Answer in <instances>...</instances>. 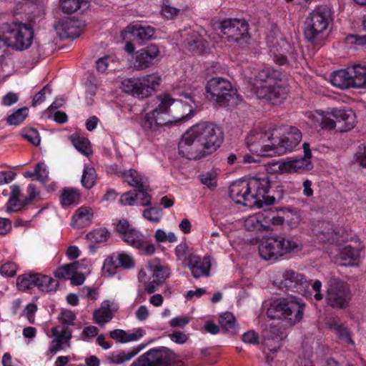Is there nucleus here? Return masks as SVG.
<instances>
[{"label": "nucleus", "mask_w": 366, "mask_h": 366, "mask_svg": "<svg viewBox=\"0 0 366 366\" xmlns=\"http://www.w3.org/2000/svg\"><path fill=\"white\" fill-rule=\"evenodd\" d=\"M116 256L119 267L124 269H131L134 266V260L130 255L125 253H120Z\"/></svg>", "instance_id": "59"}, {"label": "nucleus", "mask_w": 366, "mask_h": 366, "mask_svg": "<svg viewBox=\"0 0 366 366\" xmlns=\"http://www.w3.org/2000/svg\"><path fill=\"white\" fill-rule=\"evenodd\" d=\"M245 227L247 230H260L263 224L259 216H251L245 221Z\"/></svg>", "instance_id": "58"}, {"label": "nucleus", "mask_w": 366, "mask_h": 366, "mask_svg": "<svg viewBox=\"0 0 366 366\" xmlns=\"http://www.w3.org/2000/svg\"><path fill=\"white\" fill-rule=\"evenodd\" d=\"M79 268V262L76 261L59 267L54 271V274L56 277L66 279L69 276H72Z\"/></svg>", "instance_id": "37"}, {"label": "nucleus", "mask_w": 366, "mask_h": 366, "mask_svg": "<svg viewBox=\"0 0 366 366\" xmlns=\"http://www.w3.org/2000/svg\"><path fill=\"white\" fill-rule=\"evenodd\" d=\"M34 36L33 27L21 22L6 24L3 31V40L6 46L19 51L29 49Z\"/></svg>", "instance_id": "6"}, {"label": "nucleus", "mask_w": 366, "mask_h": 366, "mask_svg": "<svg viewBox=\"0 0 366 366\" xmlns=\"http://www.w3.org/2000/svg\"><path fill=\"white\" fill-rule=\"evenodd\" d=\"M16 265L14 262H6L0 267V273L6 277H14L16 272Z\"/></svg>", "instance_id": "64"}, {"label": "nucleus", "mask_w": 366, "mask_h": 366, "mask_svg": "<svg viewBox=\"0 0 366 366\" xmlns=\"http://www.w3.org/2000/svg\"><path fill=\"white\" fill-rule=\"evenodd\" d=\"M21 135L24 139L31 143L34 146L40 144L41 138L37 129L33 127L24 128L21 132Z\"/></svg>", "instance_id": "43"}, {"label": "nucleus", "mask_w": 366, "mask_h": 366, "mask_svg": "<svg viewBox=\"0 0 366 366\" xmlns=\"http://www.w3.org/2000/svg\"><path fill=\"white\" fill-rule=\"evenodd\" d=\"M219 324L224 333L234 335L237 332V325L232 313L226 312L219 315Z\"/></svg>", "instance_id": "29"}, {"label": "nucleus", "mask_w": 366, "mask_h": 366, "mask_svg": "<svg viewBox=\"0 0 366 366\" xmlns=\"http://www.w3.org/2000/svg\"><path fill=\"white\" fill-rule=\"evenodd\" d=\"M282 187L274 189L268 175L250 177L233 182L229 187V197L238 204L262 208L272 205L283 197Z\"/></svg>", "instance_id": "1"}, {"label": "nucleus", "mask_w": 366, "mask_h": 366, "mask_svg": "<svg viewBox=\"0 0 366 366\" xmlns=\"http://www.w3.org/2000/svg\"><path fill=\"white\" fill-rule=\"evenodd\" d=\"M97 173L93 167L85 166L81 179L82 186L86 189L92 188L96 182Z\"/></svg>", "instance_id": "36"}, {"label": "nucleus", "mask_w": 366, "mask_h": 366, "mask_svg": "<svg viewBox=\"0 0 366 366\" xmlns=\"http://www.w3.org/2000/svg\"><path fill=\"white\" fill-rule=\"evenodd\" d=\"M329 114L336 119L337 132H347L356 126L357 117L350 109L330 108Z\"/></svg>", "instance_id": "18"}, {"label": "nucleus", "mask_w": 366, "mask_h": 366, "mask_svg": "<svg viewBox=\"0 0 366 366\" xmlns=\"http://www.w3.org/2000/svg\"><path fill=\"white\" fill-rule=\"evenodd\" d=\"M302 137L301 131L295 127H286L280 137L274 134L272 157L283 155L293 151L300 143Z\"/></svg>", "instance_id": "16"}, {"label": "nucleus", "mask_w": 366, "mask_h": 366, "mask_svg": "<svg viewBox=\"0 0 366 366\" xmlns=\"http://www.w3.org/2000/svg\"><path fill=\"white\" fill-rule=\"evenodd\" d=\"M28 116V109L23 107L17 109L7 118V122L9 125H18L24 122Z\"/></svg>", "instance_id": "46"}, {"label": "nucleus", "mask_w": 366, "mask_h": 366, "mask_svg": "<svg viewBox=\"0 0 366 366\" xmlns=\"http://www.w3.org/2000/svg\"><path fill=\"white\" fill-rule=\"evenodd\" d=\"M330 109L328 111L323 112L322 114V119L320 122V126L323 129L326 130H337V122L332 119V116L329 114Z\"/></svg>", "instance_id": "52"}, {"label": "nucleus", "mask_w": 366, "mask_h": 366, "mask_svg": "<svg viewBox=\"0 0 366 366\" xmlns=\"http://www.w3.org/2000/svg\"><path fill=\"white\" fill-rule=\"evenodd\" d=\"M59 286V282L50 276L35 272V287L43 292H55Z\"/></svg>", "instance_id": "28"}, {"label": "nucleus", "mask_w": 366, "mask_h": 366, "mask_svg": "<svg viewBox=\"0 0 366 366\" xmlns=\"http://www.w3.org/2000/svg\"><path fill=\"white\" fill-rule=\"evenodd\" d=\"M333 329L337 333L339 338L345 341L347 343L353 345L354 341L351 337V334L349 329L342 324H335Z\"/></svg>", "instance_id": "51"}, {"label": "nucleus", "mask_w": 366, "mask_h": 366, "mask_svg": "<svg viewBox=\"0 0 366 366\" xmlns=\"http://www.w3.org/2000/svg\"><path fill=\"white\" fill-rule=\"evenodd\" d=\"M222 41L230 45L243 46L248 43V24L245 20L227 19L220 23Z\"/></svg>", "instance_id": "10"}, {"label": "nucleus", "mask_w": 366, "mask_h": 366, "mask_svg": "<svg viewBox=\"0 0 366 366\" xmlns=\"http://www.w3.org/2000/svg\"><path fill=\"white\" fill-rule=\"evenodd\" d=\"M174 100L168 94H160L152 100L155 107L145 114L142 122L144 130L156 131L172 121L169 119V110Z\"/></svg>", "instance_id": "7"}, {"label": "nucleus", "mask_w": 366, "mask_h": 366, "mask_svg": "<svg viewBox=\"0 0 366 366\" xmlns=\"http://www.w3.org/2000/svg\"><path fill=\"white\" fill-rule=\"evenodd\" d=\"M205 89L207 99L221 106L227 105V102L237 96V91L231 83L220 77L211 79Z\"/></svg>", "instance_id": "13"}, {"label": "nucleus", "mask_w": 366, "mask_h": 366, "mask_svg": "<svg viewBox=\"0 0 366 366\" xmlns=\"http://www.w3.org/2000/svg\"><path fill=\"white\" fill-rule=\"evenodd\" d=\"M69 139L76 149L81 154L85 156H89L91 154L89 141L87 138L74 134L69 137Z\"/></svg>", "instance_id": "32"}, {"label": "nucleus", "mask_w": 366, "mask_h": 366, "mask_svg": "<svg viewBox=\"0 0 366 366\" xmlns=\"http://www.w3.org/2000/svg\"><path fill=\"white\" fill-rule=\"evenodd\" d=\"M27 204H24V199L20 198L9 197L6 204V211L8 212H16L21 210Z\"/></svg>", "instance_id": "55"}, {"label": "nucleus", "mask_w": 366, "mask_h": 366, "mask_svg": "<svg viewBox=\"0 0 366 366\" xmlns=\"http://www.w3.org/2000/svg\"><path fill=\"white\" fill-rule=\"evenodd\" d=\"M36 179L41 182H45L49 177V171L46 165L44 162H38L34 169Z\"/></svg>", "instance_id": "53"}, {"label": "nucleus", "mask_w": 366, "mask_h": 366, "mask_svg": "<svg viewBox=\"0 0 366 366\" xmlns=\"http://www.w3.org/2000/svg\"><path fill=\"white\" fill-rule=\"evenodd\" d=\"M331 21V12L328 9L317 7L312 10L305 21V39L315 46L320 45Z\"/></svg>", "instance_id": "5"}, {"label": "nucleus", "mask_w": 366, "mask_h": 366, "mask_svg": "<svg viewBox=\"0 0 366 366\" xmlns=\"http://www.w3.org/2000/svg\"><path fill=\"white\" fill-rule=\"evenodd\" d=\"M135 194L134 191H129L123 193L119 199V203L123 206H132L135 204Z\"/></svg>", "instance_id": "63"}, {"label": "nucleus", "mask_w": 366, "mask_h": 366, "mask_svg": "<svg viewBox=\"0 0 366 366\" xmlns=\"http://www.w3.org/2000/svg\"><path fill=\"white\" fill-rule=\"evenodd\" d=\"M283 73L272 67H266L256 75L252 91L259 99H265L272 104L282 103L287 98L288 89L281 84Z\"/></svg>", "instance_id": "3"}, {"label": "nucleus", "mask_w": 366, "mask_h": 366, "mask_svg": "<svg viewBox=\"0 0 366 366\" xmlns=\"http://www.w3.org/2000/svg\"><path fill=\"white\" fill-rule=\"evenodd\" d=\"M55 30L61 39H76L81 33V22L77 19H66L58 22Z\"/></svg>", "instance_id": "19"}, {"label": "nucleus", "mask_w": 366, "mask_h": 366, "mask_svg": "<svg viewBox=\"0 0 366 366\" xmlns=\"http://www.w3.org/2000/svg\"><path fill=\"white\" fill-rule=\"evenodd\" d=\"M190 322V318L188 316H177L171 319L169 321V325L172 327L183 328L187 325Z\"/></svg>", "instance_id": "62"}, {"label": "nucleus", "mask_w": 366, "mask_h": 366, "mask_svg": "<svg viewBox=\"0 0 366 366\" xmlns=\"http://www.w3.org/2000/svg\"><path fill=\"white\" fill-rule=\"evenodd\" d=\"M148 269L152 274L153 280L160 283H162L169 274V269L162 265L149 264Z\"/></svg>", "instance_id": "39"}, {"label": "nucleus", "mask_w": 366, "mask_h": 366, "mask_svg": "<svg viewBox=\"0 0 366 366\" xmlns=\"http://www.w3.org/2000/svg\"><path fill=\"white\" fill-rule=\"evenodd\" d=\"M297 246L292 239L282 236L269 237L259 246V254L264 260L275 262L284 254L294 251Z\"/></svg>", "instance_id": "9"}, {"label": "nucleus", "mask_w": 366, "mask_h": 366, "mask_svg": "<svg viewBox=\"0 0 366 366\" xmlns=\"http://www.w3.org/2000/svg\"><path fill=\"white\" fill-rule=\"evenodd\" d=\"M119 267L116 255H112L104 260L102 267V273L104 276L112 277L117 272Z\"/></svg>", "instance_id": "41"}, {"label": "nucleus", "mask_w": 366, "mask_h": 366, "mask_svg": "<svg viewBox=\"0 0 366 366\" xmlns=\"http://www.w3.org/2000/svg\"><path fill=\"white\" fill-rule=\"evenodd\" d=\"M142 215L150 222H159L162 216V209L159 207H152L144 209Z\"/></svg>", "instance_id": "50"}, {"label": "nucleus", "mask_w": 366, "mask_h": 366, "mask_svg": "<svg viewBox=\"0 0 366 366\" xmlns=\"http://www.w3.org/2000/svg\"><path fill=\"white\" fill-rule=\"evenodd\" d=\"M189 268L192 277L199 279L202 277H209L211 269V262L209 257H204L202 259L198 255L192 256L189 261L185 265Z\"/></svg>", "instance_id": "21"}, {"label": "nucleus", "mask_w": 366, "mask_h": 366, "mask_svg": "<svg viewBox=\"0 0 366 366\" xmlns=\"http://www.w3.org/2000/svg\"><path fill=\"white\" fill-rule=\"evenodd\" d=\"M355 88H366V65L353 64Z\"/></svg>", "instance_id": "38"}, {"label": "nucleus", "mask_w": 366, "mask_h": 366, "mask_svg": "<svg viewBox=\"0 0 366 366\" xmlns=\"http://www.w3.org/2000/svg\"><path fill=\"white\" fill-rule=\"evenodd\" d=\"M80 194L76 189L64 188L61 195V204L62 206H69L78 203Z\"/></svg>", "instance_id": "35"}, {"label": "nucleus", "mask_w": 366, "mask_h": 366, "mask_svg": "<svg viewBox=\"0 0 366 366\" xmlns=\"http://www.w3.org/2000/svg\"><path fill=\"white\" fill-rule=\"evenodd\" d=\"M302 146L304 149V157L299 159H292L286 162L285 166L290 172L300 173L305 170H310L312 168V164L310 161L312 152L310 144L304 142Z\"/></svg>", "instance_id": "22"}, {"label": "nucleus", "mask_w": 366, "mask_h": 366, "mask_svg": "<svg viewBox=\"0 0 366 366\" xmlns=\"http://www.w3.org/2000/svg\"><path fill=\"white\" fill-rule=\"evenodd\" d=\"M305 308V304L297 297L279 298L270 303L267 315L270 319L282 320L295 325L302 320Z\"/></svg>", "instance_id": "4"}, {"label": "nucleus", "mask_w": 366, "mask_h": 366, "mask_svg": "<svg viewBox=\"0 0 366 366\" xmlns=\"http://www.w3.org/2000/svg\"><path fill=\"white\" fill-rule=\"evenodd\" d=\"M153 340H151L147 344H142L133 347L128 350H119L113 352L109 356L107 357V360L109 364L122 365L124 362L131 360L139 352H140L148 344L152 342Z\"/></svg>", "instance_id": "23"}, {"label": "nucleus", "mask_w": 366, "mask_h": 366, "mask_svg": "<svg viewBox=\"0 0 366 366\" xmlns=\"http://www.w3.org/2000/svg\"><path fill=\"white\" fill-rule=\"evenodd\" d=\"M123 241L129 246L141 249L144 247L146 238L142 232L134 228Z\"/></svg>", "instance_id": "31"}, {"label": "nucleus", "mask_w": 366, "mask_h": 366, "mask_svg": "<svg viewBox=\"0 0 366 366\" xmlns=\"http://www.w3.org/2000/svg\"><path fill=\"white\" fill-rule=\"evenodd\" d=\"M182 96L184 97V99H181L178 102L181 104L182 107L184 108V113L180 117H177L174 120L175 122H180L190 119L194 116L195 109L198 107V102L197 101L195 96L188 93H183L182 94Z\"/></svg>", "instance_id": "27"}, {"label": "nucleus", "mask_w": 366, "mask_h": 366, "mask_svg": "<svg viewBox=\"0 0 366 366\" xmlns=\"http://www.w3.org/2000/svg\"><path fill=\"white\" fill-rule=\"evenodd\" d=\"M175 254L177 259L182 262L186 260L189 262L190 257L196 255L192 252V249L185 243H181L176 247Z\"/></svg>", "instance_id": "47"}, {"label": "nucleus", "mask_w": 366, "mask_h": 366, "mask_svg": "<svg viewBox=\"0 0 366 366\" xmlns=\"http://www.w3.org/2000/svg\"><path fill=\"white\" fill-rule=\"evenodd\" d=\"M185 44L190 51L199 54L204 53L209 46L207 41L196 31L188 33Z\"/></svg>", "instance_id": "26"}, {"label": "nucleus", "mask_w": 366, "mask_h": 366, "mask_svg": "<svg viewBox=\"0 0 366 366\" xmlns=\"http://www.w3.org/2000/svg\"><path fill=\"white\" fill-rule=\"evenodd\" d=\"M330 82L332 85L341 89L355 88L352 65L345 69L332 72L330 76Z\"/></svg>", "instance_id": "20"}, {"label": "nucleus", "mask_w": 366, "mask_h": 366, "mask_svg": "<svg viewBox=\"0 0 366 366\" xmlns=\"http://www.w3.org/2000/svg\"><path fill=\"white\" fill-rule=\"evenodd\" d=\"M51 87L49 84L44 86L39 92H37L33 98L32 106L36 107L38 104H41L46 99L47 94H51Z\"/></svg>", "instance_id": "54"}, {"label": "nucleus", "mask_w": 366, "mask_h": 366, "mask_svg": "<svg viewBox=\"0 0 366 366\" xmlns=\"http://www.w3.org/2000/svg\"><path fill=\"white\" fill-rule=\"evenodd\" d=\"M283 47L286 51L287 59L290 58L291 61H298L302 59V51L300 46H295L288 42H285Z\"/></svg>", "instance_id": "45"}, {"label": "nucleus", "mask_w": 366, "mask_h": 366, "mask_svg": "<svg viewBox=\"0 0 366 366\" xmlns=\"http://www.w3.org/2000/svg\"><path fill=\"white\" fill-rule=\"evenodd\" d=\"M135 194V201L137 202V204L143 207L151 205V199L152 197L147 192L145 185L143 184L142 188H137L134 190Z\"/></svg>", "instance_id": "48"}, {"label": "nucleus", "mask_w": 366, "mask_h": 366, "mask_svg": "<svg viewBox=\"0 0 366 366\" xmlns=\"http://www.w3.org/2000/svg\"><path fill=\"white\" fill-rule=\"evenodd\" d=\"M123 180L129 185L137 189L142 188L143 184H145L147 179L137 170L129 169L125 171Z\"/></svg>", "instance_id": "30"}, {"label": "nucleus", "mask_w": 366, "mask_h": 366, "mask_svg": "<svg viewBox=\"0 0 366 366\" xmlns=\"http://www.w3.org/2000/svg\"><path fill=\"white\" fill-rule=\"evenodd\" d=\"M350 285L342 280L331 278L328 282L326 303L334 309L344 310L349 307L352 300Z\"/></svg>", "instance_id": "11"}, {"label": "nucleus", "mask_w": 366, "mask_h": 366, "mask_svg": "<svg viewBox=\"0 0 366 366\" xmlns=\"http://www.w3.org/2000/svg\"><path fill=\"white\" fill-rule=\"evenodd\" d=\"M275 129L264 130H254L246 137V144L249 150L260 156H270L272 152Z\"/></svg>", "instance_id": "14"}, {"label": "nucleus", "mask_w": 366, "mask_h": 366, "mask_svg": "<svg viewBox=\"0 0 366 366\" xmlns=\"http://www.w3.org/2000/svg\"><path fill=\"white\" fill-rule=\"evenodd\" d=\"M133 227L126 219H121L117 221L115 226V231L119 237L124 240V238L133 230Z\"/></svg>", "instance_id": "44"}, {"label": "nucleus", "mask_w": 366, "mask_h": 366, "mask_svg": "<svg viewBox=\"0 0 366 366\" xmlns=\"http://www.w3.org/2000/svg\"><path fill=\"white\" fill-rule=\"evenodd\" d=\"M17 287L21 291H28L35 287V272H27L17 278Z\"/></svg>", "instance_id": "34"}, {"label": "nucleus", "mask_w": 366, "mask_h": 366, "mask_svg": "<svg viewBox=\"0 0 366 366\" xmlns=\"http://www.w3.org/2000/svg\"><path fill=\"white\" fill-rule=\"evenodd\" d=\"M360 257V249L346 245L340 248L337 261L342 266H355L358 264Z\"/></svg>", "instance_id": "25"}, {"label": "nucleus", "mask_w": 366, "mask_h": 366, "mask_svg": "<svg viewBox=\"0 0 366 366\" xmlns=\"http://www.w3.org/2000/svg\"><path fill=\"white\" fill-rule=\"evenodd\" d=\"M86 0H59L60 8L63 13L71 14L77 11L82 6H86Z\"/></svg>", "instance_id": "33"}, {"label": "nucleus", "mask_w": 366, "mask_h": 366, "mask_svg": "<svg viewBox=\"0 0 366 366\" xmlns=\"http://www.w3.org/2000/svg\"><path fill=\"white\" fill-rule=\"evenodd\" d=\"M59 327L51 328L52 336L54 339L51 341V345L48 350V352L56 354L58 351L62 350L65 346V340L59 335Z\"/></svg>", "instance_id": "40"}, {"label": "nucleus", "mask_w": 366, "mask_h": 366, "mask_svg": "<svg viewBox=\"0 0 366 366\" xmlns=\"http://www.w3.org/2000/svg\"><path fill=\"white\" fill-rule=\"evenodd\" d=\"M76 316L75 313L69 310L63 309L61 311L59 320L64 325H73Z\"/></svg>", "instance_id": "56"}, {"label": "nucleus", "mask_w": 366, "mask_h": 366, "mask_svg": "<svg viewBox=\"0 0 366 366\" xmlns=\"http://www.w3.org/2000/svg\"><path fill=\"white\" fill-rule=\"evenodd\" d=\"M125 32L131 34L132 40L141 45L152 38L154 34V29L150 26L136 23L127 26Z\"/></svg>", "instance_id": "24"}, {"label": "nucleus", "mask_w": 366, "mask_h": 366, "mask_svg": "<svg viewBox=\"0 0 366 366\" xmlns=\"http://www.w3.org/2000/svg\"><path fill=\"white\" fill-rule=\"evenodd\" d=\"M113 61L112 56L109 55H105L99 58L96 62L97 70L100 73H104L109 69V64L113 62Z\"/></svg>", "instance_id": "61"}, {"label": "nucleus", "mask_w": 366, "mask_h": 366, "mask_svg": "<svg viewBox=\"0 0 366 366\" xmlns=\"http://www.w3.org/2000/svg\"><path fill=\"white\" fill-rule=\"evenodd\" d=\"M184 11V9H179L169 5H165L162 9V13L163 16L168 19H173L183 14Z\"/></svg>", "instance_id": "57"}, {"label": "nucleus", "mask_w": 366, "mask_h": 366, "mask_svg": "<svg viewBox=\"0 0 366 366\" xmlns=\"http://www.w3.org/2000/svg\"><path fill=\"white\" fill-rule=\"evenodd\" d=\"M109 235L110 233L106 228H98L89 232L86 237L94 242L102 243L106 242Z\"/></svg>", "instance_id": "42"}, {"label": "nucleus", "mask_w": 366, "mask_h": 366, "mask_svg": "<svg viewBox=\"0 0 366 366\" xmlns=\"http://www.w3.org/2000/svg\"><path fill=\"white\" fill-rule=\"evenodd\" d=\"M162 82L158 73H152L139 78H128L122 81V91L139 99L147 98L156 92Z\"/></svg>", "instance_id": "8"}, {"label": "nucleus", "mask_w": 366, "mask_h": 366, "mask_svg": "<svg viewBox=\"0 0 366 366\" xmlns=\"http://www.w3.org/2000/svg\"><path fill=\"white\" fill-rule=\"evenodd\" d=\"M224 134L217 124L202 122L189 128L178 144L179 154L188 159H199L217 150Z\"/></svg>", "instance_id": "2"}, {"label": "nucleus", "mask_w": 366, "mask_h": 366, "mask_svg": "<svg viewBox=\"0 0 366 366\" xmlns=\"http://www.w3.org/2000/svg\"><path fill=\"white\" fill-rule=\"evenodd\" d=\"M202 184L207 186L209 189H214L217 187L215 176L211 172H207L199 176Z\"/></svg>", "instance_id": "60"}, {"label": "nucleus", "mask_w": 366, "mask_h": 366, "mask_svg": "<svg viewBox=\"0 0 366 366\" xmlns=\"http://www.w3.org/2000/svg\"><path fill=\"white\" fill-rule=\"evenodd\" d=\"M93 317L94 322L102 327L112 319L113 315L112 311L97 309L94 312Z\"/></svg>", "instance_id": "49"}, {"label": "nucleus", "mask_w": 366, "mask_h": 366, "mask_svg": "<svg viewBox=\"0 0 366 366\" xmlns=\"http://www.w3.org/2000/svg\"><path fill=\"white\" fill-rule=\"evenodd\" d=\"M177 357L168 347H154L140 355L130 366H173Z\"/></svg>", "instance_id": "12"}, {"label": "nucleus", "mask_w": 366, "mask_h": 366, "mask_svg": "<svg viewBox=\"0 0 366 366\" xmlns=\"http://www.w3.org/2000/svg\"><path fill=\"white\" fill-rule=\"evenodd\" d=\"M160 51L156 44H150L137 51L131 60V66L137 71L152 66L159 56Z\"/></svg>", "instance_id": "17"}, {"label": "nucleus", "mask_w": 366, "mask_h": 366, "mask_svg": "<svg viewBox=\"0 0 366 366\" xmlns=\"http://www.w3.org/2000/svg\"><path fill=\"white\" fill-rule=\"evenodd\" d=\"M279 287L284 292L290 294L297 293L306 298H312L310 290V280L294 270H286L282 274V280L279 283Z\"/></svg>", "instance_id": "15"}]
</instances>
